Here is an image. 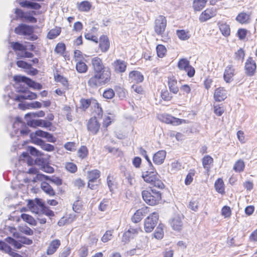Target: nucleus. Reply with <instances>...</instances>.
I'll return each instance as SVG.
<instances>
[{
  "instance_id": "nucleus-1",
  "label": "nucleus",
  "mask_w": 257,
  "mask_h": 257,
  "mask_svg": "<svg viewBox=\"0 0 257 257\" xmlns=\"http://www.w3.org/2000/svg\"><path fill=\"white\" fill-rule=\"evenodd\" d=\"M112 72L109 67L93 72L87 81V85L91 88L109 83L112 79Z\"/></svg>"
},
{
  "instance_id": "nucleus-2",
  "label": "nucleus",
  "mask_w": 257,
  "mask_h": 257,
  "mask_svg": "<svg viewBox=\"0 0 257 257\" xmlns=\"http://www.w3.org/2000/svg\"><path fill=\"white\" fill-rule=\"evenodd\" d=\"M142 194L144 200L150 205L153 206L158 204L161 199V193L155 189L144 190Z\"/></svg>"
},
{
  "instance_id": "nucleus-3",
  "label": "nucleus",
  "mask_w": 257,
  "mask_h": 257,
  "mask_svg": "<svg viewBox=\"0 0 257 257\" xmlns=\"http://www.w3.org/2000/svg\"><path fill=\"white\" fill-rule=\"evenodd\" d=\"M157 118L162 122L174 126L189 123V121L187 120L176 117L167 113L158 114L157 115Z\"/></svg>"
},
{
  "instance_id": "nucleus-4",
  "label": "nucleus",
  "mask_w": 257,
  "mask_h": 257,
  "mask_svg": "<svg viewBox=\"0 0 257 257\" xmlns=\"http://www.w3.org/2000/svg\"><path fill=\"white\" fill-rule=\"evenodd\" d=\"M11 46L20 58L33 57L34 54L27 51L26 46L18 42H11Z\"/></svg>"
},
{
  "instance_id": "nucleus-5",
  "label": "nucleus",
  "mask_w": 257,
  "mask_h": 257,
  "mask_svg": "<svg viewBox=\"0 0 257 257\" xmlns=\"http://www.w3.org/2000/svg\"><path fill=\"white\" fill-rule=\"evenodd\" d=\"M34 28L33 26H28L26 24H20L15 28V32L18 35L23 36H28L29 40L34 41L38 39V36L33 34Z\"/></svg>"
},
{
  "instance_id": "nucleus-6",
  "label": "nucleus",
  "mask_w": 257,
  "mask_h": 257,
  "mask_svg": "<svg viewBox=\"0 0 257 257\" xmlns=\"http://www.w3.org/2000/svg\"><path fill=\"white\" fill-rule=\"evenodd\" d=\"M177 67L180 71L187 73L189 78L193 77L195 74V68L190 64V61L186 58H181L177 63Z\"/></svg>"
},
{
  "instance_id": "nucleus-7",
  "label": "nucleus",
  "mask_w": 257,
  "mask_h": 257,
  "mask_svg": "<svg viewBox=\"0 0 257 257\" xmlns=\"http://www.w3.org/2000/svg\"><path fill=\"white\" fill-rule=\"evenodd\" d=\"M167 27V20L165 17L160 15L155 21L154 31L158 36L163 37Z\"/></svg>"
},
{
  "instance_id": "nucleus-8",
  "label": "nucleus",
  "mask_w": 257,
  "mask_h": 257,
  "mask_svg": "<svg viewBox=\"0 0 257 257\" xmlns=\"http://www.w3.org/2000/svg\"><path fill=\"white\" fill-rule=\"evenodd\" d=\"M159 219L158 213L153 212L150 214L144 222V229L146 232H151L157 224Z\"/></svg>"
},
{
  "instance_id": "nucleus-9",
  "label": "nucleus",
  "mask_w": 257,
  "mask_h": 257,
  "mask_svg": "<svg viewBox=\"0 0 257 257\" xmlns=\"http://www.w3.org/2000/svg\"><path fill=\"white\" fill-rule=\"evenodd\" d=\"M256 63L252 57H248L244 64L245 74L249 77L255 75L256 71Z\"/></svg>"
},
{
  "instance_id": "nucleus-10",
  "label": "nucleus",
  "mask_w": 257,
  "mask_h": 257,
  "mask_svg": "<svg viewBox=\"0 0 257 257\" xmlns=\"http://www.w3.org/2000/svg\"><path fill=\"white\" fill-rule=\"evenodd\" d=\"M98 119L96 118V117H91L87 122V129L89 133L92 135H96L100 130V123Z\"/></svg>"
},
{
  "instance_id": "nucleus-11",
  "label": "nucleus",
  "mask_w": 257,
  "mask_h": 257,
  "mask_svg": "<svg viewBox=\"0 0 257 257\" xmlns=\"http://www.w3.org/2000/svg\"><path fill=\"white\" fill-rule=\"evenodd\" d=\"M44 203L42 200L39 198H35L34 200H28L27 206L29 210L33 213H40L42 207L43 206Z\"/></svg>"
},
{
  "instance_id": "nucleus-12",
  "label": "nucleus",
  "mask_w": 257,
  "mask_h": 257,
  "mask_svg": "<svg viewBox=\"0 0 257 257\" xmlns=\"http://www.w3.org/2000/svg\"><path fill=\"white\" fill-rule=\"evenodd\" d=\"M6 241L17 249H20L22 246V244L30 245L33 242L32 240L25 237H20L18 241L11 237H8L6 238Z\"/></svg>"
},
{
  "instance_id": "nucleus-13",
  "label": "nucleus",
  "mask_w": 257,
  "mask_h": 257,
  "mask_svg": "<svg viewBox=\"0 0 257 257\" xmlns=\"http://www.w3.org/2000/svg\"><path fill=\"white\" fill-rule=\"evenodd\" d=\"M236 70L233 65H228L224 69L223 72V79L227 83H230L234 80L236 75Z\"/></svg>"
},
{
  "instance_id": "nucleus-14",
  "label": "nucleus",
  "mask_w": 257,
  "mask_h": 257,
  "mask_svg": "<svg viewBox=\"0 0 257 257\" xmlns=\"http://www.w3.org/2000/svg\"><path fill=\"white\" fill-rule=\"evenodd\" d=\"M90 65L92 72L108 67L105 66L103 59L98 56H94L91 59Z\"/></svg>"
},
{
  "instance_id": "nucleus-15",
  "label": "nucleus",
  "mask_w": 257,
  "mask_h": 257,
  "mask_svg": "<svg viewBox=\"0 0 257 257\" xmlns=\"http://www.w3.org/2000/svg\"><path fill=\"white\" fill-rule=\"evenodd\" d=\"M167 85L169 91L174 94H177L180 89L178 85V81L176 77L174 75H170L167 77Z\"/></svg>"
},
{
  "instance_id": "nucleus-16",
  "label": "nucleus",
  "mask_w": 257,
  "mask_h": 257,
  "mask_svg": "<svg viewBox=\"0 0 257 257\" xmlns=\"http://www.w3.org/2000/svg\"><path fill=\"white\" fill-rule=\"evenodd\" d=\"M98 43V48L102 53H106L109 50L110 42L107 35H101L99 38Z\"/></svg>"
},
{
  "instance_id": "nucleus-17",
  "label": "nucleus",
  "mask_w": 257,
  "mask_h": 257,
  "mask_svg": "<svg viewBox=\"0 0 257 257\" xmlns=\"http://www.w3.org/2000/svg\"><path fill=\"white\" fill-rule=\"evenodd\" d=\"M216 15V10L213 8H207L199 16L200 22H205L214 17Z\"/></svg>"
},
{
  "instance_id": "nucleus-18",
  "label": "nucleus",
  "mask_w": 257,
  "mask_h": 257,
  "mask_svg": "<svg viewBox=\"0 0 257 257\" xmlns=\"http://www.w3.org/2000/svg\"><path fill=\"white\" fill-rule=\"evenodd\" d=\"M140 230L141 229L139 227L131 226L128 230L123 233L122 237V241L125 243L128 242L131 238L135 237Z\"/></svg>"
},
{
  "instance_id": "nucleus-19",
  "label": "nucleus",
  "mask_w": 257,
  "mask_h": 257,
  "mask_svg": "<svg viewBox=\"0 0 257 257\" xmlns=\"http://www.w3.org/2000/svg\"><path fill=\"white\" fill-rule=\"evenodd\" d=\"M183 218L182 215H177L172 218L170 221V225L173 230L177 231L182 230L183 226Z\"/></svg>"
},
{
  "instance_id": "nucleus-20",
  "label": "nucleus",
  "mask_w": 257,
  "mask_h": 257,
  "mask_svg": "<svg viewBox=\"0 0 257 257\" xmlns=\"http://www.w3.org/2000/svg\"><path fill=\"white\" fill-rule=\"evenodd\" d=\"M19 161L23 163H27L29 167L34 166L36 163H43V161H41V159H37L35 161L31 157L27 152H23L19 156Z\"/></svg>"
},
{
  "instance_id": "nucleus-21",
  "label": "nucleus",
  "mask_w": 257,
  "mask_h": 257,
  "mask_svg": "<svg viewBox=\"0 0 257 257\" xmlns=\"http://www.w3.org/2000/svg\"><path fill=\"white\" fill-rule=\"evenodd\" d=\"M112 66L115 73L122 74L126 70L127 63L124 60L116 59L113 61Z\"/></svg>"
},
{
  "instance_id": "nucleus-22",
  "label": "nucleus",
  "mask_w": 257,
  "mask_h": 257,
  "mask_svg": "<svg viewBox=\"0 0 257 257\" xmlns=\"http://www.w3.org/2000/svg\"><path fill=\"white\" fill-rule=\"evenodd\" d=\"M219 31L222 36L228 38L231 34V28L230 25L225 22L219 21L217 24Z\"/></svg>"
},
{
  "instance_id": "nucleus-23",
  "label": "nucleus",
  "mask_w": 257,
  "mask_h": 257,
  "mask_svg": "<svg viewBox=\"0 0 257 257\" xmlns=\"http://www.w3.org/2000/svg\"><path fill=\"white\" fill-rule=\"evenodd\" d=\"M128 78L131 82H134L137 84L143 82L144 80L143 74L137 70L130 72L128 73Z\"/></svg>"
},
{
  "instance_id": "nucleus-24",
  "label": "nucleus",
  "mask_w": 257,
  "mask_h": 257,
  "mask_svg": "<svg viewBox=\"0 0 257 257\" xmlns=\"http://www.w3.org/2000/svg\"><path fill=\"white\" fill-rule=\"evenodd\" d=\"M144 181L149 184V187H156L159 189L164 188L163 183L158 178H143Z\"/></svg>"
},
{
  "instance_id": "nucleus-25",
  "label": "nucleus",
  "mask_w": 257,
  "mask_h": 257,
  "mask_svg": "<svg viewBox=\"0 0 257 257\" xmlns=\"http://www.w3.org/2000/svg\"><path fill=\"white\" fill-rule=\"evenodd\" d=\"M235 20L241 25H246L251 22V15L244 12L239 13L235 18Z\"/></svg>"
},
{
  "instance_id": "nucleus-26",
  "label": "nucleus",
  "mask_w": 257,
  "mask_h": 257,
  "mask_svg": "<svg viewBox=\"0 0 257 257\" xmlns=\"http://www.w3.org/2000/svg\"><path fill=\"white\" fill-rule=\"evenodd\" d=\"M37 98L36 93L32 92L29 90H25L23 91V94L17 95L16 97L15 100L18 101H23L25 99L33 100Z\"/></svg>"
},
{
  "instance_id": "nucleus-27",
  "label": "nucleus",
  "mask_w": 257,
  "mask_h": 257,
  "mask_svg": "<svg viewBox=\"0 0 257 257\" xmlns=\"http://www.w3.org/2000/svg\"><path fill=\"white\" fill-rule=\"evenodd\" d=\"M227 91L224 87H219L216 88L214 93V98L216 101L224 100L227 97Z\"/></svg>"
},
{
  "instance_id": "nucleus-28",
  "label": "nucleus",
  "mask_w": 257,
  "mask_h": 257,
  "mask_svg": "<svg viewBox=\"0 0 257 257\" xmlns=\"http://www.w3.org/2000/svg\"><path fill=\"white\" fill-rule=\"evenodd\" d=\"M93 109L94 115L96 118L101 119L103 114V111L100 104L96 99L93 100Z\"/></svg>"
},
{
  "instance_id": "nucleus-29",
  "label": "nucleus",
  "mask_w": 257,
  "mask_h": 257,
  "mask_svg": "<svg viewBox=\"0 0 257 257\" xmlns=\"http://www.w3.org/2000/svg\"><path fill=\"white\" fill-rule=\"evenodd\" d=\"M166 152L164 150H160L156 153L153 158L154 163L156 165L162 164L166 158Z\"/></svg>"
},
{
  "instance_id": "nucleus-30",
  "label": "nucleus",
  "mask_w": 257,
  "mask_h": 257,
  "mask_svg": "<svg viewBox=\"0 0 257 257\" xmlns=\"http://www.w3.org/2000/svg\"><path fill=\"white\" fill-rule=\"evenodd\" d=\"M61 244L60 241L58 239L52 240L49 244L47 250V254L48 255L53 254L58 248Z\"/></svg>"
},
{
  "instance_id": "nucleus-31",
  "label": "nucleus",
  "mask_w": 257,
  "mask_h": 257,
  "mask_svg": "<svg viewBox=\"0 0 257 257\" xmlns=\"http://www.w3.org/2000/svg\"><path fill=\"white\" fill-rule=\"evenodd\" d=\"M147 213V208H141L138 209L135 213L133 217H132V220L135 223H138L140 222L143 217Z\"/></svg>"
},
{
  "instance_id": "nucleus-32",
  "label": "nucleus",
  "mask_w": 257,
  "mask_h": 257,
  "mask_svg": "<svg viewBox=\"0 0 257 257\" xmlns=\"http://www.w3.org/2000/svg\"><path fill=\"white\" fill-rule=\"evenodd\" d=\"M213 159L210 155H205L202 159V163L203 168L209 171L213 165Z\"/></svg>"
},
{
  "instance_id": "nucleus-33",
  "label": "nucleus",
  "mask_w": 257,
  "mask_h": 257,
  "mask_svg": "<svg viewBox=\"0 0 257 257\" xmlns=\"http://www.w3.org/2000/svg\"><path fill=\"white\" fill-rule=\"evenodd\" d=\"M208 0H194L192 7L194 11L200 12L206 6Z\"/></svg>"
},
{
  "instance_id": "nucleus-34",
  "label": "nucleus",
  "mask_w": 257,
  "mask_h": 257,
  "mask_svg": "<svg viewBox=\"0 0 257 257\" xmlns=\"http://www.w3.org/2000/svg\"><path fill=\"white\" fill-rule=\"evenodd\" d=\"M54 78L56 82L61 83L65 88V89H69V82L67 78L58 73H57L54 74Z\"/></svg>"
},
{
  "instance_id": "nucleus-35",
  "label": "nucleus",
  "mask_w": 257,
  "mask_h": 257,
  "mask_svg": "<svg viewBox=\"0 0 257 257\" xmlns=\"http://www.w3.org/2000/svg\"><path fill=\"white\" fill-rule=\"evenodd\" d=\"M23 172L24 174H29L31 176H36V177H48L47 176L40 174L39 170L34 166H30L28 169H25L24 170H23Z\"/></svg>"
},
{
  "instance_id": "nucleus-36",
  "label": "nucleus",
  "mask_w": 257,
  "mask_h": 257,
  "mask_svg": "<svg viewBox=\"0 0 257 257\" xmlns=\"http://www.w3.org/2000/svg\"><path fill=\"white\" fill-rule=\"evenodd\" d=\"M61 33V28L60 27H55L51 29L47 34V38L49 40H53L59 36Z\"/></svg>"
},
{
  "instance_id": "nucleus-37",
  "label": "nucleus",
  "mask_w": 257,
  "mask_h": 257,
  "mask_svg": "<svg viewBox=\"0 0 257 257\" xmlns=\"http://www.w3.org/2000/svg\"><path fill=\"white\" fill-rule=\"evenodd\" d=\"M91 7V3L87 1H84L77 4V9L80 12H87L90 11Z\"/></svg>"
},
{
  "instance_id": "nucleus-38",
  "label": "nucleus",
  "mask_w": 257,
  "mask_h": 257,
  "mask_svg": "<svg viewBox=\"0 0 257 257\" xmlns=\"http://www.w3.org/2000/svg\"><path fill=\"white\" fill-rule=\"evenodd\" d=\"M36 144L40 146L43 150L47 152H52L54 150V146L45 143L42 140H36Z\"/></svg>"
},
{
  "instance_id": "nucleus-39",
  "label": "nucleus",
  "mask_w": 257,
  "mask_h": 257,
  "mask_svg": "<svg viewBox=\"0 0 257 257\" xmlns=\"http://www.w3.org/2000/svg\"><path fill=\"white\" fill-rule=\"evenodd\" d=\"M48 181H43L41 183V187L42 190L50 196L55 195V192L49 184Z\"/></svg>"
},
{
  "instance_id": "nucleus-40",
  "label": "nucleus",
  "mask_w": 257,
  "mask_h": 257,
  "mask_svg": "<svg viewBox=\"0 0 257 257\" xmlns=\"http://www.w3.org/2000/svg\"><path fill=\"white\" fill-rule=\"evenodd\" d=\"M76 69L79 73H85L88 70V66L83 60L75 62Z\"/></svg>"
},
{
  "instance_id": "nucleus-41",
  "label": "nucleus",
  "mask_w": 257,
  "mask_h": 257,
  "mask_svg": "<svg viewBox=\"0 0 257 257\" xmlns=\"http://www.w3.org/2000/svg\"><path fill=\"white\" fill-rule=\"evenodd\" d=\"M14 80L18 82H23L26 83L29 87H32L34 81L24 76H15Z\"/></svg>"
},
{
  "instance_id": "nucleus-42",
  "label": "nucleus",
  "mask_w": 257,
  "mask_h": 257,
  "mask_svg": "<svg viewBox=\"0 0 257 257\" xmlns=\"http://www.w3.org/2000/svg\"><path fill=\"white\" fill-rule=\"evenodd\" d=\"M66 50V47L63 42L58 43L54 48V52L60 56H63Z\"/></svg>"
},
{
  "instance_id": "nucleus-43",
  "label": "nucleus",
  "mask_w": 257,
  "mask_h": 257,
  "mask_svg": "<svg viewBox=\"0 0 257 257\" xmlns=\"http://www.w3.org/2000/svg\"><path fill=\"white\" fill-rule=\"evenodd\" d=\"M77 154L78 157L81 160L87 158L89 154V151L87 147L81 146L78 150Z\"/></svg>"
},
{
  "instance_id": "nucleus-44",
  "label": "nucleus",
  "mask_w": 257,
  "mask_h": 257,
  "mask_svg": "<svg viewBox=\"0 0 257 257\" xmlns=\"http://www.w3.org/2000/svg\"><path fill=\"white\" fill-rule=\"evenodd\" d=\"M47 133V132L43 131L42 130H37L35 133H31L30 134V137L33 142L36 144V140H41L40 139L38 138V137L45 138Z\"/></svg>"
},
{
  "instance_id": "nucleus-45",
  "label": "nucleus",
  "mask_w": 257,
  "mask_h": 257,
  "mask_svg": "<svg viewBox=\"0 0 257 257\" xmlns=\"http://www.w3.org/2000/svg\"><path fill=\"white\" fill-rule=\"evenodd\" d=\"M245 168V163L244 162L241 160L239 159L237 161H236L233 167V170L235 172H242L244 171Z\"/></svg>"
},
{
  "instance_id": "nucleus-46",
  "label": "nucleus",
  "mask_w": 257,
  "mask_h": 257,
  "mask_svg": "<svg viewBox=\"0 0 257 257\" xmlns=\"http://www.w3.org/2000/svg\"><path fill=\"white\" fill-rule=\"evenodd\" d=\"M176 34L181 40H187L190 37L189 31L185 30H177L176 31Z\"/></svg>"
},
{
  "instance_id": "nucleus-47",
  "label": "nucleus",
  "mask_w": 257,
  "mask_h": 257,
  "mask_svg": "<svg viewBox=\"0 0 257 257\" xmlns=\"http://www.w3.org/2000/svg\"><path fill=\"white\" fill-rule=\"evenodd\" d=\"M114 88L117 96L120 99H123L126 97L127 91L126 89L120 86H115Z\"/></svg>"
},
{
  "instance_id": "nucleus-48",
  "label": "nucleus",
  "mask_w": 257,
  "mask_h": 257,
  "mask_svg": "<svg viewBox=\"0 0 257 257\" xmlns=\"http://www.w3.org/2000/svg\"><path fill=\"white\" fill-rule=\"evenodd\" d=\"M215 190L217 192L220 194L224 193V185L222 179L219 178L214 184Z\"/></svg>"
},
{
  "instance_id": "nucleus-49",
  "label": "nucleus",
  "mask_w": 257,
  "mask_h": 257,
  "mask_svg": "<svg viewBox=\"0 0 257 257\" xmlns=\"http://www.w3.org/2000/svg\"><path fill=\"white\" fill-rule=\"evenodd\" d=\"M180 89L181 91L179 95L180 96H183L187 98L188 97V95L191 93V91L190 86L188 84H185L182 85L180 87Z\"/></svg>"
},
{
  "instance_id": "nucleus-50",
  "label": "nucleus",
  "mask_w": 257,
  "mask_h": 257,
  "mask_svg": "<svg viewBox=\"0 0 257 257\" xmlns=\"http://www.w3.org/2000/svg\"><path fill=\"white\" fill-rule=\"evenodd\" d=\"M156 49L158 57L162 58L166 56L167 50L164 45L159 44L156 46Z\"/></svg>"
},
{
  "instance_id": "nucleus-51",
  "label": "nucleus",
  "mask_w": 257,
  "mask_h": 257,
  "mask_svg": "<svg viewBox=\"0 0 257 257\" xmlns=\"http://www.w3.org/2000/svg\"><path fill=\"white\" fill-rule=\"evenodd\" d=\"M94 99H95L93 98H91L89 99L82 98L80 100V108L83 110H86L90 106L91 103L93 104V100Z\"/></svg>"
},
{
  "instance_id": "nucleus-52",
  "label": "nucleus",
  "mask_w": 257,
  "mask_h": 257,
  "mask_svg": "<svg viewBox=\"0 0 257 257\" xmlns=\"http://www.w3.org/2000/svg\"><path fill=\"white\" fill-rule=\"evenodd\" d=\"M172 94L173 93L172 92L168 90L167 89H164L162 90L161 92V97L165 101H170L173 98Z\"/></svg>"
},
{
  "instance_id": "nucleus-53",
  "label": "nucleus",
  "mask_w": 257,
  "mask_h": 257,
  "mask_svg": "<svg viewBox=\"0 0 257 257\" xmlns=\"http://www.w3.org/2000/svg\"><path fill=\"white\" fill-rule=\"evenodd\" d=\"M164 225L160 224L156 228L154 233V236L157 239H161L164 236Z\"/></svg>"
},
{
  "instance_id": "nucleus-54",
  "label": "nucleus",
  "mask_w": 257,
  "mask_h": 257,
  "mask_svg": "<svg viewBox=\"0 0 257 257\" xmlns=\"http://www.w3.org/2000/svg\"><path fill=\"white\" fill-rule=\"evenodd\" d=\"M245 51L243 48H240L236 52H235L234 58L237 61H241V62H243L245 57Z\"/></svg>"
},
{
  "instance_id": "nucleus-55",
  "label": "nucleus",
  "mask_w": 257,
  "mask_h": 257,
  "mask_svg": "<svg viewBox=\"0 0 257 257\" xmlns=\"http://www.w3.org/2000/svg\"><path fill=\"white\" fill-rule=\"evenodd\" d=\"M225 111L224 107L222 104H214L213 105V112L218 116L222 115Z\"/></svg>"
},
{
  "instance_id": "nucleus-56",
  "label": "nucleus",
  "mask_w": 257,
  "mask_h": 257,
  "mask_svg": "<svg viewBox=\"0 0 257 257\" xmlns=\"http://www.w3.org/2000/svg\"><path fill=\"white\" fill-rule=\"evenodd\" d=\"M21 217L24 221L30 225H35L36 224V220L32 216L29 214L23 213L21 214Z\"/></svg>"
},
{
  "instance_id": "nucleus-57",
  "label": "nucleus",
  "mask_w": 257,
  "mask_h": 257,
  "mask_svg": "<svg viewBox=\"0 0 257 257\" xmlns=\"http://www.w3.org/2000/svg\"><path fill=\"white\" fill-rule=\"evenodd\" d=\"M102 96L106 99H111L115 96L114 91L111 88H107L103 91Z\"/></svg>"
},
{
  "instance_id": "nucleus-58",
  "label": "nucleus",
  "mask_w": 257,
  "mask_h": 257,
  "mask_svg": "<svg viewBox=\"0 0 257 257\" xmlns=\"http://www.w3.org/2000/svg\"><path fill=\"white\" fill-rule=\"evenodd\" d=\"M248 33V31L245 28H239L236 33V36L240 40H244Z\"/></svg>"
},
{
  "instance_id": "nucleus-59",
  "label": "nucleus",
  "mask_w": 257,
  "mask_h": 257,
  "mask_svg": "<svg viewBox=\"0 0 257 257\" xmlns=\"http://www.w3.org/2000/svg\"><path fill=\"white\" fill-rule=\"evenodd\" d=\"M23 104H19V106L20 108H22L23 109L25 108H40L42 106V104L41 102L39 101H35L34 102L30 103L27 104V107H24Z\"/></svg>"
},
{
  "instance_id": "nucleus-60",
  "label": "nucleus",
  "mask_w": 257,
  "mask_h": 257,
  "mask_svg": "<svg viewBox=\"0 0 257 257\" xmlns=\"http://www.w3.org/2000/svg\"><path fill=\"white\" fill-rule=\"evenodd\" d=\"M65 167L67 171L71 173H74L77 171V166L76 164L72 162L66 163Z\"/></svg>"
},
{
  "instance_id": "nucleus-61",
  "label": "nucleus",
  "mask_w": 257,
  "mask_h": 257,
  "mask_svg": "<svg viewBox=\"0 0 257 257\" xmlns=\"http://www.w3.org/2000/svg\"><path fill=\"white\" fill-rule=\"evenodd\" d=\"M63 111L66 114L67 119L69 121H71L72 120V115H71L72 108L69 105H65L63 108Z\"/></svg>"
},
{
  "instance_id": "nucleus-62",
  "label": "nucleus",
  "mask_w": 257,
  "mask_h": 257,
  "mask_svg": "<svg viewBox=\"0 0 257 257\" xmlns=\"http://www.w3.org/2000/svg\"><path fill=\"white\" fill-rule=\"evenodd\" d=\"M157 174L158 173L156 169L151 163L149 168L146 171V177H156Z\"/></svg>"
},
{
  "instance_id": "nucleus-63",
  "label": "nucleus",
  "mask_w": 257,
  "mask_h": 257,
  "mask_svg": "<svg viewBox=\"0 0 257 257\" xmlns=\"http://www.w3.org/2000/svg\"><path fill=\"white\" fill-rule=\"evenodd\" d=\"M73 59L75 62L83 60L84 59L82 52L79 50H75L74 51Z\"/></svg>"
},
{
  "instance_id": "nucleus-64",
  "label": "nucleus",
  "mask_w": 257,
  "mask_h": 257,
  "mask_svg": "<svg viewBox=\"0 0 257 257\" xmlns=\"http://www.w3.org/2000/svg\"><path fill=\"white\" fill-rule=\"evenodd\" d=\"M84 38L85 39L92 41L96 44L98 43L99 39L98 38L97 36L94 35H92L90 33H85Z\"/></svg>"
}]
</instances>
